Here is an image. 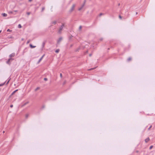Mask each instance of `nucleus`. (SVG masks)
<instances>
[{
	"label": "nucleus",
	"instance_id": "54",
	"mask_svg": "<svg viewBox=\"0 0 155 155\" xmlns=\"http://www.w3.org/2000/svg\"><path fill=\"white\" fill-rule=\"evenodd\" d=\"M147 127V126L145 127V128H146Z\"/></svg>",
	"mask_w": 155,
	"mask_h": 155
},
{
	"label": "nucleus",
	"instance_id": "28",
	"mask_svg": "<svg viewBox=\"0 0 155 155\" xmlns=\"http://www.w3.org/2000/svg\"><path fill=\"white\" fill-rule=\"evenodd\" d=\"M153 147V146H151L150 147L149 149H150V150Z\"/></svg>",
	"mask_w": 155,
	"mask_h": 155
},
{
	"label": "nucleus",
	"instance_id": "57",
	"mask_svg": "<svg viewBox=\"0 0 155 155\" xmlns=\"http://www.w3.org/2000/svg\"><path fill=\"white\" fill-rule=\"evenodd\" d=\"M1 91V88H0V91Z\"/></svg>",
	"mask_w": 155,
	"mask_h": 155
},
{
	"label": "nucleus",
	"instance_id": "22",
	"mask_svg": "<svg viewBox=\"0 0 155 155\" xmlns=\"http://www.w3.org/2000/svg\"><path fill=\"white\" fill-rule=\"evenodd\" d=\"M28 116H29V114H26L25 115V118L26 119H27L28 117Z\"/></svg>",
	"mask_w": 155,
	"mask_h": 155
},
{
	"label": "nucleus",
	"instance_id": "44",
	"mask_svg": "<svg viewBox=\"0 0 155 155\" xmlns=\"http://www.w3.org/2000/svg\"><path fill=\"white\" fill-rule=\"evenodd\" d=\"M32 0H28V1L29 2H31V1H32Z\"/></svg>",
	"mask_w": 155,
	"mask_h": 155
},
{
	"label": "nucleus",
	"instance_id": "56",
	"mask_svg": "<svg viewBox=\"0 0 155 155\" xmlns=\"http://www.w3.org/2000/svg\"><path fill=\"white\" fill-rule=\"evenodd\" d=\"M147 127V126L145 127V128H146Z\"/></svg>",
	"mask_w": 155,
	"mask_h": 155
},
{
	"label": "nucleus",
	"instance_id": "27",
	"mask_svg": "<svg viewBox=\"0 0 155 155\" xmlns=\"http://www.w3.org/2000/svg\"><path fill=\"white\" fill-rule=\"evenodd\" d=\"M152 127V125H150V127L148 128V130H149Z\"/></svg>",
	"mask_w": 155,
	"mask_h": 155
},
{
	"label": "nucleus",
	"instance_id": "13",
	"mask_svg": "<svg viewBox=\"0 0 155 155\" xmlns=\"http://www.w3.org/2000/svg\"><path fill=\"white\" fill-rule=\"evenodd\" d=\"M84 5H82L81 6L80 8H79L78 10L79 11L81 10L82 9V8L84 7Z\"/></svg>",
	"mask_w": 155,
	"mask_h": 155
},
{
	"label": "nucleus",
	"instance_id": "26",
	"mask_svg": "<svg viewBox=\"0 0 155 155\" xmlns=\"http://www.w3.org/2000/svg\"><path fill=\"white\" fill-rule=\"evenodd\" d=\"M81 28H82V26L81 25L79 27V30L80 31L81 30Z\"/></svg>",
	"mask_w": 155,
	"mask_h": 155
},
{
	"label": "nucleus",
	"instance_id": "53",
	"mask_svg": "<svg viewBox=\"0 0 155 155\" xmlns=\"http://www.w3.org/2000/svg\"><path fill=\"white\" fill-rule=\"evenodd\" d=\"M147 127V126L145 127V128H146Z\"/></svg>",
	"mask_w": 155,
	"mask_h": 155
},
{
	"label": "nucleus",
	"instance_id": "15",
	"mask_svg": "<svg viewBox=\"0 0 155 155\" xmlns=\"http://www.w3.org/2000/svg\"><path fill=\"white\" fill-rule=\"evenodd\" d=\"M97 67H95L94 68H91L90 69H88V71H91V70L94 69H96Z\"/></svg>",
	"mask_w": 155,
	"mask_h": 155
},
{
	"label": "nucleus",
	"instance_id": "42",
	"mask_svg": "<svg viewBox=\"0 0 155 155\" xmlns=\"http://www.w3.org/2000/svg\"><path fill=\"white\" fill-rule=\"evenodd\" d=\"M92 55V54H89V56L91 57V56Z\"/></svg>",
	"mask_w": 155,
	"mask_h": 155
},
{
	"label": "nucleus",
	"instance_id": "51",
	"mask_svg": "<svg viewBox=\"0 0 155 155\" xmlns=\"http://www.w3.org/2000/svg\"><path fill=\"white\" fill-rule=\"evenodd\" d=\"M21 40H23V38H22Z\"/></svg>",
	"mask_w": 155,
	"mask_h": 155
},
{
	"label": "nucleus",
	"instance_id": "10",
	"mask_svg": "<svg viewBox=\"0 0 155 155\" xmlns=\"http://www.w3.org/2000/svg\"><path fill=\"white\" fill-rule=\"evenodd\" d=\"M132 60V58L131 57H129L127 59V62H129L131 61Z\"/></svg>",
	"mask_w": 155,
	"mask_h": 155
},
{
	"label": "nucleus",
	"instance_id": "24",
	"mask_svg": "<svg viewBox=\"0 0 155 155\" xmlns=\"http://www.w3.org/2000/svg\"><path fill=\"white\" fill-rule=\"evenodd\" d=\"M45 7H42V8L41 11V12H43V11L45 10Z\"/></svg>",
	"mask_w": 155,
	"mask_h": 155
},
{
	"label": "nucleus",
	"instance_id": "29",
	"mask_svg": "<svg viewBox=\"0 0 155 155\" xmlns=\"http://www.w3.org/2000/svg\"><path fill=\"white\" fill-rule=\"evenodd\" d=\"M7 31L8 32H10L12 31V30H10V29H8L7 30Z\"/></svg>",
	"mask_w": 155,
	"mask_h": 155
},
{
	"label": "nucleus",
	"instance_id": "5",
	"mask_svg": "<svg viewBox=\"0 0 155 155\" xmlns=\"http://www.w3.org/2000/svg\"><path fill=\"white\" fill-rule=\"evenodd\" d=\"M15 55V53H13L9 55V57L10 58H12V57H14Z\"/></svg>",
	"mask_w": 155,
	"mask_h": 155
},
{
	"label": "nucleus",
	"instance_id": "2",
	"mask_svg": "<svg viewBox=\"0 0 155 155\" xmlns=\"http://www.w3.org/2000/svg\"><path fill=\"white\" fill-rule=\"evenodd\" d=\"M14 60L13 58H9L8 59L7 61H6V63L10 65L11 64V61H12Z\"/></svg>",
	"mask_w": 155,
	"mask_h": 155
},
{
	"label": "nucleus",
	"instance_id": "7",
	"mask_svg": "<svg viewBox=\"0 0 155 155\" xmlns=\"http://www.w3.org/2000/svg\"><path fill=\"white\" fill-rule=\"evenodd\" d=\"M150 140V139L148 137L145 140V141L146 143H147Z\"/></svg>",
	"mask_w": 155,
	"mask_h": 155
},
{
	"label": "nucleus",
	"instance_id": "12",
	"mask_svg": "<svg viewBox=\"0 0 155 155\" xmlns=\"http://www.w3.org/2000/svg\"><path fill=\"white\" fill-rule=\"evenodd\" d=\"M28 102H27L25 103L24 104H23L22 105H21V107H23L24 106H25V105H26L27 104H28Z\"/></svg>",
	"mask_w": 155,
	"mask_h": 155
},
{
	"label": "nucleus",
	"instance_id": "36",
	"mask_svg": "<svg viewBox=\"0 0 155 155\" xmlns=\"http://www.w3.org/2000/svg\"><path fill=\"white\" fill-rule=\"evenodd\" d=\"M30 42V40H28V41H27V44H28Z\"/></svg>",
	"mask_w": 155,
	"mask_h": 155
},
{
	"label": "nucleus",
	"instance_id": "18",
	"mask_svg": "<svg viewBox=\"0 0 155 155\" xmlns=\"http://www.w3.org/2000/svg\"><path fill=\"white\" fill-rule=\"evenodd\" d=\"M40 89V87H37V88H36L35 90V91H37V90H39V89Z\"/></svg>",
	"mask_w": 155,
	"mask_h": 155
},
{
	"label": "nucleus",
	"instance_id": "37",
	"mask_svg": "<svg viewBox=\"0 0 155 155\" xmlns=\"http://www.w3.org/2000/svg\"><path fill=\"white\" fill-rule=\"evenodd\" d=\"M9 14H12V13H13V12H12V11L9 12Z\"/></svg>",
	"mask_w": 155,
	"mask_h": 155
},
{
	"label": "nucleus",
	"instance_id": "32",
	"mask_svg": "<svg viewBox=\"0 0 155 155\" xmlns=\"http://www.w3.org/2000/svg\"><path fill=\"white\" fill-rule=\"evenodd\" d=\"M30 14H31V12H27V14L28 15H29Z\"/></svg>",
	"mask_w": 155,
	"mask_h": 155
},
{
	"label": "nucleus",
	"instance_id": "23",
	"mask_svg": "<svg viewBox=\"0 0 155 155\" xmlns=\"http://www.w3.org/2000/svg\"><path fill=\"white\" fill-rule=\"evenodd\" d=\"M22 26L21 24H19L18 25V27L19 28H21Z\"/></svg>",
	"mask_w": 155,
	"mask_h": 155
},
{
	"label": "nucleus",
	"instance_id": "21",
	"mask_svg": "<svg viewBox=\"0 0 155 155\" xmlns=\"http://www.w3.org/2000/svg\"><path fill=\"white\" fill-rule=\"evenodd\" d=\"M59 49H57L56 50V51H55V52L56 53H58L59 52Z\"/></svg>",
	"mask_w": 155,
	"mask_h": 155
},
{
	"label": "nucleus",
	"instance_id": "33",
	"mask_svg": "<svg viewBox=\"0 0 155 155\" xmlns=\"http://www.w3.org/2000/svg\"><path fill=\"white\" fill-rule=\"evenodd\" d=\"M103 15V13H100V14H99V16H101V15Z\"/></svg>",
	"mask_w": 155,
	"mask_h": 155
},
{
	"label": "nucleus",
	"instance_id": "25",
	"mask_svg": "<svg viewBox=\"0 0 155 155\" xmlns=\"http://www.w3.org/2000/svg\"><path fill=\"white\" fill-rule=\"evenodd\" d=\"M52 23L55 25L56 24L57 21H53Z\"/></svg>",
	"mask_w": 155,
	"mask_h": 155
},
{
	"label": "nucleus",
	"instance_id": "30",
	"mask_svg": "<svg viewBox=\"0 0 155 155\" xmlns=\"http://www.w3.org/2000/svg\"><path fill=\"white\" fill-rule=\"evenodd\" d=\"M45 105H43L41 107V109H43V108H45Z\"/></svg>",
	"mask_w": 155,
	"mask_h": 155
},
{
	"label": "nucleus",
	"instance_id": "39",
	"mask_svg": "<svg viewBox=\"0 0 155 155\" xmlns=\"http://www.w3.org/2000/svg\"><path fill=\"white\" fill-rule=\"evenodd\" d=\"M10 107L11 108L12 107H13V105L12 104H11L10 106Z\"/></svg>",
	"mask_w": 155,
	"mask_h": 155
},
{
	"label": "nucleus",
	"instance_id": "50",
	"mask_svg": "<svg viewBox=\"0 0 155 155\" xmlns=\"http://www.w3.org/2000/svg\"><path fill=\"white\" fill-rule=\"evenodd\" d=\"M137 14V12H136V14Z\"/></svg>",
	"mask_w": 155,
	"mask_h": 155
},
{
	"label": "nucleus",
	"instance_id": "17",
	"mask_svg": "<svg viewBox=\"0 0 155 155\" xmlns=\"http://www.w3.org/2000/svg\"><path fill=\"white\" fill-rule=\"evenodd\" d=\"M80 48H78L77 49H76L75 50V51L76 52L78 51H79L80 50Z\"/></svg>",
	"mask_w": 155,
	"mask_h": 155
},
{
	"label": "nucleus",
	"instance_id": "35",
	"mask_svg": "<svg viewBox=\"0 0 155 155\" xmlns=\"http://www.w3.org/2000/svg\"><path fill=\"white\" fill-rule=\"evenodd\" d=\"M119 18L120 19H121L122 18V17L120 15H119Z\"/></svg>",
	"mask_w": 155,
	"mask_h": 155
},
{
	"label": "nucleus",
	"instance_id": "40",
	"mask_svg": "<svg viewBox=\"0 0 155 155\" xmlns=\"http://www.w3.org/2000/svg\"><path fill=\"white\" fill-rule=\"evenodd\" d=\"M103 38H101L100 39V41H102L103 40Z\"/></svg>",
	"mask_w": 155,
	"mask_h": 155
},
{
	"label": "nucleus",
	"instance_id": "52",
	"mask_svg": "<svg viewBox=\"0 0 155 155\" xmlns=\"http://www.w3.org/2000/svg\"><path fill=\"white\" fill-rule=\"evenodd\" d=\"M147 127V126L145 127V128H146Z\"/></svg>",
	"mask_w": 155,
	"mask_h": 155
},
{
	"label": "nucleus",
	"instance_id": "6",
	"mask_svg": "<svg viewBox=\"0 0 155 155\" xmlns=\"http://www.w3.org/2000/svg\"><path fill=\"white\" fill-rule=\"evenodd\" d=\"M45 54H44V55H42V56L41 58L39 59V60H38V63H37L38 64L41 61V60H42L43 58V57L44 56Z\"/></svg>",
	"mask_w": 155,
	"mask_h": 155
},
{
	"label": "nucleus",
	"instance_id": "16",
	"mask_svg": "<svg viewBox=\"0 0 155 155\" xmlns=\"http://www.w3.org/2000/svg\"><path fill=\"white\" fill-rule=\"evenodd\" d=\"M6 83V81L4 82V83H2V84H0V87L1 86H2L3 85H4L5 84V83Z\"/></svg>",
	"mask_w": 155,
	"mask_h": 155
},
{
	"label": "nucleus",
	"instance_id": "31",
	"mask_svg": "<svg viewBox=\"0 0 155 155\" xmlns=\"http://www.w3.org/2000/svg\"><path fill=\"white\" fill-rule=\"evenodd\" d=\"M86 2V0H84V3L82 5H84V6Z\"/></svg>",
	"mask_w": 155,
	"mask_h": 155
},
{
	"label": "nucleus",
	"instance_id": "14",
	"mask_svg": "<svg viewBox=\"0 0 155 155\" xmlns=\"http://www.w3.org/2000/svg\"><path fill=\"white\" fill-rule=\"evenodd\" d=\"M2 15L3 17H6L7 16V14H6V13H2Z\"/></svg>",
	"mask_w": 155,
	"mask_h": 155
},
{
	"label": "nucleus",
	"instance_id": "41",
	"mask_svg": "<svg viewBox=\"0 0 155 155\" xmlns=\"http://www.w3.org/2000/svg\"><path fill=\"white\" fill-rule=\"evenodd\" d=\"M9 38H13V37L12 36H11L10 37H9Z\"/></svg>",
	"mask_w": 155,
	"mask_h": 155
},
{
	"label": "nucleus",
	"instance_id": "38",
	"mask_svg": "<svg viewBox=\"0 0 155 155\" xmlns=\"http://www.w3.org/2000/svg\"><path fill=\"white\" fill-rule=\"evenodd\" d=\"M60 76L61 78L62 77V74L61 73L60 74Z\"/></svg>",
	"mask_w": 155,
	"mask_h": 155
},
{
	"label": "nucleus",
	"instance_id": "34",
	"mask_svg": "<svg viewBox=\"0 0 155 155\" xmlns=\"http://www.w3.org/2000/svg\"><path fill=\"white\" fill-rule=\"evenodd\" d=\"M44 80L45 81H47L48 80V79L47 78H44Z\"/></svg>",
	"mask_w": 155,
	"mask_h": 155
},
{
	"label": "nucleus",
	"instance_id": "55",
	"mask_svg": "<svg viewBox=\"0 0 155 155\" xmlns=\"http://www.w3.org/2000/svg\"><path fill=\"white\" fill-rule=\"evenodd\" d=\"M147 127V126L145 127V128H146Z\"/></svg>",
	"mask_w": 155,
	"mask_h": 155
},
{
	"label": "nucleus",
	"instance_id": "20",
	"mask_svg": "<svg viewBox=\"0 0 155 155\" xmlns=\"http://www.w3.org/2000/svg\"><path fill=\"white\" fill-rule=\"evenodd\" d=\"M73 37V36L72 35H71L69 37V40H70V39L71 38Z\"/></svg>",
	"mask_w": 155,
	"mask_h": 155
},
{
	"label": "nucleus",
	"instance_id": "43",
	"mask_svg": "<svg viewBox=\"0 0 155 155\" xmlns=\"http://www.w3.org/2000/svg\"><path fill=\"white\" fill-rule=\"evenodd\" d=\"M14 12H18V11L17 10H14Z\"/></svg>",
	"mask_w": 155,
	"mask_h": 155
},
{
	"label": "nucleus",
	"instance_id": "48",
	"mask_svg": "<svg viewBox=\"0 0 155 155\" xmlns=\"http://www.w3.org/2000/svg\"><path fill=\"white\" fill-rule=\"evenodd\" d=\"M107 49H108V50H109V49H110V48H107Z\"/></svg>",
	"mask_w": 155,
	"mask_h": 155
},
{
	"label": "nucleus",
	"instance_id": "3",
	"mask_svg": "<svg viewBox=\"0 0 155 155\" xmlns=\"http://www.w3.org/2000/svg\"><path fill=\"white\" fill-rule=\"evenodd\" d=\"M75 7V4H73L72 7H71V9H70V10H69V12L71 13V12H72L73 11V10H74V8Z\"/></svg>",
	"mask_w": 155,
	"mask_h": 155
},
{
	"label": "nucleus",
	"instance_id": "47",
	"mask_svg": "<svg viewBox=\"0 0 155 155\" xmlns=\"http://www.w3.org/2000/svg\"><path fill=\"white\" fill-rule=\"evenodd\" d=\"M120 3H119V4H118V6H120Z\"/></svg>",
	"mask_w": 155,
	"mask_h": 155
},
{
	"label": "nucleus",
	"instance_id": "19",
	"mask_svg": "<svg viewBox=\"0 0 155 155\" xmlns=\"http://www.w3.org/2000/svg\"><path fill=\"white\" fill-rule=\"evenodd\" d=\"M11 79H9L8 81L6 82V85H7L9 83V82L10 80Z\"/></svg>",
	"mask_w": 155,
	"mask_h": 155
},
{
	"label": "nucleus",
	"instance_id": "46",
	"mask_svg": "<svg viewBox=\"0 0 155 155\" xmlns=\"http://www.w3.org/2000/svg\"><path fill=\"white\" fill-rule=\"evenodd\" d=\"M73 45H70V47H72V46H73Z\"/></svg>",
	"mask_w": 155,
	"mask_h": 155
},
{
	"label": "nucleus",
	"instance_id": "4",
	"mask_svg": "<svg viewBox=\"0 0 155 155\" xmlns=\"http://www.w3.org/2000/svg\"><path fill=\"white\" fill-rule=\"evenodd\" d=\"M62 37H60L57 41V43L58 44H60V42L62 40Z\"/></svg>",
	"mask_w": 155,
	"mask_h": 155
},
{
	"label": "nucleus",
	"instance_id": "49",
	"mask_svg": "<svg viewBox=\"0 0 155 155\" xmlns=\"http://www.w3.org/2000/svg\"><path fill=\"white\" fill-rule=\"evenodd\" d=\"M1 31H2V30H0V33H1Z\"/></svg>",
	"mask_w": 155,
	"mask_h": 155
},
{
	"label": "nucleus",
	"instance_id": "45",
	"mask_svg": "<svg viewBox=\"0 0 155 155\" xmlns=\"http://www.w3.org/2000/svg\"><path fill=\"white\" fill-rule=\"evenodd\" d=\"M65 83H66V82H65H65H64L63 83V84H65Z\"/></svg>",
	"mask_w": 155,
	"mask_h": 155
},
{
	"label": "nucleus",
	"instance_id": "8",
	"mask_svg": "<svg viewBox=\"0 0 155 155\" xmlns=\"http://www.w3.org/2000/svg\"><path fill=\"white\" fill-rule=\"evenodd\" d=\"M29 46H30V47L31 48H34L36 47V46H35L31 44H30L29 45Z\"/></svg>",
	"mask_w": 155,
	"mask_h": 155
},
{
	"label": "nucleus",
	"instance_id": "11",
	"mask_svg": "<svg viewBox=\"0 0 155 155\" xmlns=\"http://www.w3.org/2000/svg\"><path fill=\"white\" fill-rule=\"evenodd\" d=\"M18 91V90H15V91H14L13 92H12V93L11 94V96H12V95H13L15 93V92H17V91Z\"/></svg>",
	"mask_w": 155,
	"mask_h": 155
},
{
	"label": "nucleus",
	"instance_id": "9",
	"mask_svg": "<svg viewBox=\"0 0 155 155\" xmlns=\"http://www.w3.org/2000/svg\"><path fill=\"white\" fill-rule=\"evenodd\" d=\"M46 42V41H45L43 42V43L42 44V48H44Z\"/></svg>",
	"mask_w": 155,
	"mask_h": 155
},
{
	"label": "nucleus",
	"instance_id": "1",
	"mask_svg": "<svg viewBox=\"0 0 155 155\" xmlns=\"http://www.w3.org/2000/svg\"><path fill=\"white\" fill-rule=\"evenodd\" d=\"M64 24L62 23V25L60 27L58 32L59 34H61V31L62 30L63 28L64 27Z\"/></svg>",
	"mask_w": 155,
	"mask_h": 155
}]
</instances>
